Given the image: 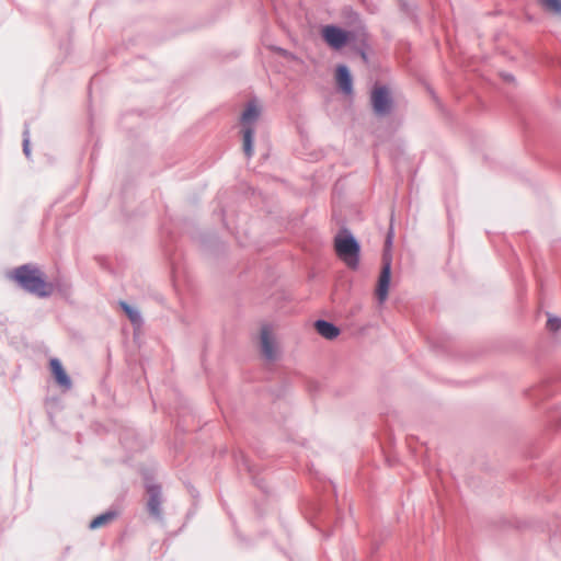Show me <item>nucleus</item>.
<instances>
[{"label":"nucleus","mask_w":561,"mask_h":561,"mask_svg":"<svg viewBox=\"0 0 561 561\" xmlns=\"http://www.w3.org/2000/svg\"><path fill=\"white\" fill-rule=\"evenodd\" d=\"M10 277L26 291L39 297L48 296L53 291L51 284L46 283L42 272L34 266L22 265L12 271Z\"/></svg>","instance_id":"f257e3e1"},{"label":"nucleus","mask_w":561,"mask_h":561,"mask_svg":"<svg viewBox=\"0 0 561 561\" xmlns=\"http://www.w3.org/2000/svg\"><path fill=\"white\" fill-rule=\"evenodd\" d=\"M261 116V108L255 101L247 103L240 116L242 149L244 154L250 158L254 152L253 141L255 134V125Z\"/></svg>","instance_id":"f03ea898"},{"label":"nucleus","mask_w":561,"mask_h":561,"mask_svg":"<svg viewBox=\"0 0 561 561\" xmlns=\"http://www.w3.org/2000/svg\"><path fill=\"white\" fill-rule=\"evenodd\" d=\"M334 249L337 256L351 268H356L359 261V244L347 231L340 232L334 238Z\"/></svg>","instance_id":"7ed1b4c3"},{"label":"nucleus","mask_w":561,"mask_h":561,"mask_svg":"<svg viewBox=\"0 0 561 561\" xmlns=\"http://www.w3.org/2000/svg\"><path fill=\"white\" fill-rule=\"evenodd\" d=\"M370 104L376 116L390 115L394 106L390 90L386 85L376 84L370 93Z\"/></svg>","instance_id":"20e7f679"},{"label":"nucleus","mask_w":561,"mask_h":561,"mask_svg":"<svg viewBox=\"0 0 561 561\" xmlns=\"http://www.w3.org/2000/svg\"><path fill=\"white\" fill-rule=\"evenodd\" d=\"M321 36L323 41L335 50L343 48L351 39L350 32L333 24L324 25L321 30Z\"/></svg>","instance_id":"39448f33"},{"label":"nucleus","mask_w":561,"mask_h":561,"mask_svg":"<svg viewBox=\"0 0 561 561\" xmlns=\"http://www.w3.org/2000/svg\"><path fill=\"white\" fill-rule=\"evenodd\" d=\"M260 350L262 355L268 360H274L277 357V343L274 335V330L270 324H263L261 327Z\"/></svg>","instance_id":"423d86ee"},{"label":"nucleus","mask_w":561,"mask_h":561,"mask_svg":"<svg viewBox=\"0 0 561 561\" xmlns=\"http://www.w3.org/2000/svg\"><path fill=\"white\" fill-rule=\"evenodd\" d=\"M390 278L391 263L389 260H385L376 287V297L380 304H382L388 297Z\"/></svg>","instance_id":"0eeeda50"},{"label":"nucleus","mask_w":561,"mask_h":561,"mask_svg":"<svg viewBox=\"0 0 561 561\" xmlns=\"http://www.w3.org/2000/svg\"><path fill=\"white\" fill-rule=\"evenodd\" d=\"M336 82L342 92L346 95L353 93V80L348 68L340 65L336 69Z\"/></svg>","instance_id":"6e6552de"},{"label":"nucleus","mask_w":561,"mask_h":561,"mask_svg":"<svg viewBox=\"0 0 561 561\" xmlns=\"http://www.w3.org/2000/svg\"><path fill=\"white\" fill-rule=\"evenodd\" d=\"M51 374L56 380V382L65 388L71 387V380L67 373L65 371L61 363L57 358H51L49 362Z\"/></svg>","instance_id":"1a4fd4ad"},{"label":"nucleus","mask_w":561,"mask_h":561,"mask_svg":"<svg viewBox=\"0 0 561 561\" xmlns=\"http://www.w3.org/2000/svg\"><path fill=\"white\" fill-rule=\"evenodd\" d=\"M148 493H149L148 511L151 515L159 517L161 514L160 490L157 486H151V488H149Z\"/></svg>","instance_id":"9d476101"},{"label":"nucleus","mask_w":561,"mask_h":561,"mask_svg":"<svg viewBox=\"0 0 561 561\" xmlns=\"http://www.w3.org/2000/svg\"><path fill=\"white\" fill-rule=\"evenodd\" d=\"M314 327L317 329V332L321 336L329 339V340L336 337L340 333L339 329L335 325H333L332 323L327 322L324 320L317 321Z\"/></svg>","instance_id":"9b49d317"},{"label":"nucleus","mask_w":561,"mask_h":561,"mask_svg":"<svg viewBox=\"0 0 561 561\" xmlns=\"http://www.w3.org/2000/svg\"><path fill=\"white\" fill-rule=\"evenodd\" d=\"M115 517H116V514L114 512H106L104 514H101L91 520L90 528L96 529V528L103 527V526L110 524L111 522H113L115 519Z\"/></svg>","instance_id":"f8f14e48"},{"label":"nucleus","mask_w":561,"mask_h":561,"mask_svg":"<svg viewBox=\"0 0 561 561\" xmlns=\"http://www.w3.org/2000/svg\"><path fill=\"white\" fill-rule=\"evenodd\" d=\"M540 2L547 11L561 15V0H540Z\"/></svg>","instance_id":"ddd939ff"},{"label":"nucleus","mask_w":561,"mask_h":561,"mask_svg":"<svg viewBox=\"0 0 561 561\" xmlns=\"http://www.w3.org/2000/svg\"><path fill=\"white\" fill-rule=\"evenodd\" d=\"M121 307L126 312L127 317L133 323H139L140 317L136 310H134L128 304L124 301L121 302Z\"/></svg>","instance_id":"4468645a"},{"label":"nucleus","mask_w":561,"mask_h":561,"mask_svg":"<svg viewBox=\"0 0 561 561\" xmlns=\"http://www.w3.org/2000/svg\"><path fill=\"white\" fill-rule=\"evenodd\" d=\"M547 327L550 331H557L561 328V319L559 318H549L547 321Z\"/></svg>","instance_id":"2eb2a0df"},{"label":"nucleus","mask_w":561,"mask_h":561,"mask_svg":"<svg viewBox=\"0 0 561 561\" xmlns=\"http://www.w3.org/2000/svg\"><path fill=\"white\" fill-rule=\"evenodd\" d=\"M23 152L25 153L26 157H30V135H28V130L25 129L24 133H23Z\"/></svg>","instance_id":"dca6fc26"},{"label":"nucleus","mask_w":561,"mask_h":561,"mask_svg":"<svg viewBox=\"0 0 561 561\" xmlns=\"http://www.w3.org/2000/svg\"><path fill=\"white\" fill-rule=\"evenodd\" d=\"M504 79H505L506 81H513V80H514V78H513V76H512V75H505V76H504Z\"/></svg>","instance_id":"f3484780"}]
</instances>
